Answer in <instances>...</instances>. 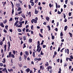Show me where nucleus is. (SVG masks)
<instances>
[{
	"mask_svg": "<svg viewBox=\"0 0 73 73\" xmlns=\"http://www.w3.org/2000/svg\"><path fill=\"white\" fill-rule=\"evenodd\" d=\"M10 2L12 5L11 6L12 7V8H13L12 10V15H13V13H14V8H13L14 7V5H13V3L12 1H11Z\"/></svg>",
	"mask_w": 73,
	"mask_h": 73,
	"instance_id": "nucleus-1",
	"label": "nucleus"
},
{
	"mask_svg": "<svg viewBox=\"0 0 73 73\" xmlns=\"http://www.w3.org/2000/svg\"><path fill=\"white\" fill-rule=\"evenodd\" d=\"M19 17H18L17 18L16 17H15V20H16L17 19V21L14 24L15 26H16V25L17 24V23H19Z\"/></svg>",
	"mask_w": 73,
	"mask_h": 73,
	"instance_id": "nucleus-2",
	"label": "nucleus"
},
{
	"mask_svg": "<svg viewBox=\"0 0 73 73\" xmlns=\"http://www.w3.org/2000/svg\"><path fill=\"white\" fill-rule=\"evenodd\" d=\"M32 21L34 23H35V24H36V23H37V20H36L35 19H33Z\"/></svg>",
	"mask_w": 73,
	"mask_h": 73,
	"instance_id": "nucleus-3",
	"label": "nucleus"
},
{
	"mask_svg": "<svg viewBox=\"0 0 73 73\" xmlns=\"http://www.w3.org/2000/svg\"><path fill=\"white\" fill-rule=\"evenodd\" d=\"M0 26H1V27L3 28L4 27V25H3V23H0Z\"/></svg>",
	"mask_w": 73,
	"mask_h": 73,
	"instance_id": "nucleus-4",
	"label": "nucleus"
},
{
	"mask_svg": "<svg viewBox=\"0 0 73 73\" xmlns=\"http://www.w3.org/2000/svg\"><path fill=\"white\" fill-rule=\"evenodd\" d=\"M8 70L9 72H13V71L12 68H11L10 70L9 69H8Z\"/></svg>",
	"mask_w": 73,
	"mask_h": 73,
	"instance_id": "nucleus-5",
	"label": "nucleus"
},
{
	"mask_svg": "<svg viewBox=\"0 0 73 73\" xmlns=\"http://www.w3.org/2000/svg\"><path fill=\"white\" fill-rule=\"evenodd\" d=\"M25 55L26 56H28V54H29V52L28 51H26L25 52Z\"/></svg>",
	"mask_w": 73,
	"mask_h": 73,
	"instance_id": "nucleus-6",
	"label": "nucleus"
},
{
	"mask_svg": "<svg viewBox=\"0 0 73 73\" xmlns=\"http://www.w3.org/2000/svg\"><path fill=\"white\" fill-rule=\"evenodd\" d=\"M29 71H30V69H29V68H28L26 70V71L27 72V73H29Z\"/></svg>",
	"mask_w": 73,
	"mask_h": 73,
	"instance_id": "nucleus-7",
	"label": "nucleus"
},
{
	"mask_svg": "<svg viewBox=\"0 0 73 73\" xmlns=\"http://www.w3.org/2000/svg\"><path fill=\"white\" fill-rule=\"evenodd\" d=\"M29 41L30 43H31L32 42V39L30 38L29 39Z\"/></svg>",
	"mask_w": 73,
	"mask_h": 73,
	"instance_id": "nucleus-8",
	"label": "nucleus"
},
{
	"mask_svg": "<svg viewBox=\"0 0 73 73\" xmlns=\"http://www.w3.org/2000/svg\"><path fill=\"white\" fill-rule=\"evenodd\" d=\"M21 16L23 18H24V19H25V16L24 14H22Z\"/></svg>",
	"mask_w": 73,
	"mask_h": 73,
	"instance_id": "nucleus-9",
	"label": "nucleus"
},
{
	"mask_svg": "<svg viewBox=\"0 0 73 73\" xmlns=\"http://www.w3.org/2000/svg\"><path fill=\"white\" fill-rule=\"evenodd\" d=\"M27 56H28L26 55L25 54H24V58L25 59H27Z\"/></svg>",
	"mask_w": 73,
	"mask_h": 73,
	"instance_id": "nucleus-10",
	"label": "nucleus"
},
{
	"mask_svg": "<svg viewBox=\"0 0 73 73\" xmlns=\"http://www.w3.org/2000/svg\"><path fill=\"white\" fill-rule=\"evenodd\" d=\"M67 29H68V26H66L64 27V31H66L67 30Z\"/></svg>",
	"mask_w": 73,
	"mask_h": 73,
	"instance_id": "nucleus-11",
	"label": "nucleus"
},
{
	"mask_svg": "<svg viewBox=\"0 0 73 73\" xmlns=\"http://www.w3.org/2000/svg\"><path fill=\"white\" fill-rule=\"evenodd\" d=\"M20 5V3H17L16 5V6L17 7H19V6Z\"/></svg>",
	"mask_w": 73,
	"mask_h": 73,
	"instance_id": "nucleus-12",
	"label": "nucleus"
},
{
	"mask_svg": "<svg viewBox=\"0 0 73 73\" xmlns=\"http://www.w3.org/2000/svg\"><path fill=\"white\" fill-rule=\"evenodd\" d=\"M48 69H52V67L51 66H48L47 67Z\"/></svg>",
	"mask_w": 73,
	"mask_h": 73,
	"instance_id": "nucleus-13",
	"label": "nucleus"
},
{
	"mask_svg": "<svg viewBox=\"0 0 73 73\" xmlns=\"http://www.w3.org/2000/svg\"><path fill=\"white\" fill-rule=\"evenodd\" d=\"M47 27L48 29V31H50V26H49V25L47 26Z\"/></svg>",
	"mask_w": 73,
	"mask_h": 73,
	"instance_id": "nucleus-14",
	"label": "nucleus"
},
{
	"mask_svg": "<svg viewBox=\"0 0 73 73\" xmlns=\"http://www.w3.org/2000/svg\"><path fill=\"white\" fill-rule=\"evenodd\" d=\"M17 31L19 32H21L22 31L20 29H18Z\"/></svg>",
	"mask_w": 73,
	"mask_h": 73,
	"instance_id": "nucleus-15",
	"label": "nucleus"
},
{
	"mask_svg": "<svg viewBox=\"0 0 73 73\" xmlns=\"http://www.w3.org/2000/svg\"><path fill=\"white\" fill-rule=\"evenodd\" d=\"M46 19L47 21H49V20L50 19V18H49V17H46Z\"/></svg>",
	"mask_w": 73,
	"mask_h": 73,
	"instance_id": "nucleus-16",
	"label": "nucleus"
},
{
	"mask_svg": "<svg viewBox=\"0 0 73 73\" xmlns=\"http://www.w3.org/2000/svg\"><path fill=\"white\" fill-rule=\"evenodd\" d=\"M21 8L20 7H19L18 9H17L18 11H21Z\"/></svg>",
	"mask_w": 73,
	"mask_h": 73,
	"instance_id": "nucleus-17",
	"label": "nucleus"
},
{
	"mask_svg": "<svg viewBox=\"0 0 73 73\" xmlns=\"http://www.w3.org/2000/svg\"><path fill=\"white\" fill-rule=\"evenodd\" d=\"M9 57H11L12 55H11V52H9Z\"/></svg>",
	"mask_w": 73,
	"mask_h": 73,
	"instance_id": "nucleus-18",
	"label": "nucleus"
},
{
	"mask_svg": "<svg viewBox=\"0 0 73 73\" xmlns=\"http://www.w3.org/2000/svg\"><path fill=\"white\" fill-rule=\"evenodd\" d=\"M69 34L70 35V37H72V35H72V33L69 32Z\"/></svg>",
	"mask_w": 73,
	"mask_h": 73,
	"instance_id": "nucleus-19",
	"label": "nucleus"
},
{
	"mask_svg": "<svg viewBox=\"0 0 73 73\" xmlns=\"http://www.w3.org/2000/svg\"><path fill=\"white\" fill-rule=\"evenodd\" d=\"M39 36H40V37H42V38H43V36H42V35H41V34L39 33Z\"/></svg>",
	"mask_w": 73,
	"mask_h": 73,
	"instance_id": "nucleus-20",
	"label": "nucleus"
},
{
	"mask_svg": "<svg viewBox=\"0 0 73 73\" xmlns=\"http://www.w3.org/2000/svg\"><path fill=\"white\" fill-rule=\"evenodd\" d=\"M25 37H26V36H24L23 37V38H24V41L26 40V38H25Z\"/></svg>",
	"mask_w": 73,
	"mask_h": 73,
	"instance_id": "nucleus-21",
	"label": "nucleus"
},
{
	"mask_svg": "<svg viewBox=\"0 0 73 73\" xmlns=\"http://www.w3.org/2000/svg\"><path fill=\"white\" fill-rule=\"evenodd\" d=\"M4 22H3V23H4V24H6V23H7V19H5V21H4Z\"/></svg>",
	"mask_w": 73,
	"mask_h": 73,
	"instance_id": "nucleus-22",
	"label": "nucleus"
},
{
	"mask_svg": "<svg viewBox=\"0 0 73 73\" xmlns=\"http://www.w3.org/2000/svg\"><path fill=\"white\" fill-rule=\"evenodd\" d=\"M13 53L14 54V55H15L16 54V52H15V50H13L12 51Z\"/></svg>",
	"mask_w": 73,
	"mask_h": 73,
	"instance_id": "nucleus-23",
	"label": "nucleus"
},
{
	"mask_svg": "<svg viewBox=\"0 0 73 73\" xmlns=\"http://www.w3.org/2000/svg\"><path fill=\"white\" fill-rule=\"evenodd\" d=\"M7 44H8V46H11V44H10V42H9V41H8Z\"/></svg>",
	"mask_w": 73,
	"mask_h": 73,
	"instance_id": "nucleus-24",
	"label": "nucleus"
},
{
	"mask_svg": "<svg viewBox=\"0 0 73 73\" xmlns=\"http://www.w3.org/2000/svg\"><path fill=\"white\" fill-rule=\"evenodd\" d=\"M33 57H35V52H33Z\"/></svg>",
	"mask_w": 73,
	"mask_h": 73,
	"instance_id": "nucleus-25",
	"label": "nucleus"
},
{
	"mask_svg": "<svg viewBox=\"0 0 73 73\" xmlns=\"http://www.w3.org/2000/svg\"><path fill=\"white\" fill-rule=\"evenodd\" d=\"M3 61H2L3 62V63H5V58H4L3 59Z\"/></svg>",
	"mask_w": 73,
	"mask_h": 73,
	"instance_id": "nucleus-26",
	"label": "nucleus"
},
{
	"mask_svg": "<svg viewBox=\"0 0 73 73\" xmlns=\"http://www.w3.org/2000/svg\"><path fill=\"white\" fill-rule=\"evenodd\" d=\"M19 20L20 21H23V18L22 17H20L19 18Z\"/></svg>",
	"mask_w": 73,
	"mask_h": 73,
	"instance_id": "nucleus-27",
	"label": "nucleus"
},
{
	"mask_svg": "<svg viewBox=\"0 0 73 73\" xmlns=\"http://www.w3.org/2000/svg\"><path fill=\"white\" fill-rule=\"evenodd\" d=\"M21 60H22L21 56H19V61H21Z\"/></svg>",
	"mask_w": 73,
	"mask_h": 73,
	"instance_id": "nucleus-28",
	"label": "nucleus"
},
{
	"mask_svg": "<svg viewBox=\"0 0 73 73\" xmlns=\"http://www.w3.org/2000/svg\"><path fill=\"white\" fill-rule=\"evenodd\" d=\"M6 68H3L2 70V71L3 72H5V70H6Z\"/></svg>",
	"mask_w": 73,
	"mask_h": 73,
	"instance_id": "nucleus-29",
	"label": "nucleus"
},
{
	"mask_svg": "<svg viewBox=\"0 0 73 73\" xmlns=\"http://www.w3.org/2000/svg\"><path fill=\"white\" fill-rule=\"evenodd\" d=\"M34 4H35V3H34V2H33V1H32V2L31 3V5H32V6H33Z\"/></svg>",
	"mask_w": 73,
	"mask_h": 73,
	"instance_id": "nucleus-30",
	"label": "nucleus"
},
{
	"mask_svg": "<svg viewBox=\"0 0 73 73\" xmlns=\"http://www.w3.org/2000/svg\"><path fill=\"white\" fill-rule=\"evenodd\" d=\"M55 4L56 5V8H58V4L57 3H56Z\"/></svg>",
	"mask_w": 73,
	"mask_h": 73,
	"instance_id": "nucleus-31",
	"label": "nucleus"
},
{
	"mask_svg": "<svg viewBox=\"0 0 73 73\" xmlns=\"http://www.w3.org/2000/svg\"><path fill=\"white\" fill-rule=\"evenodd\" d=\"M12 38V37H11V36H9V39L10 40V41H12V39H11Z\"/></svg>",
	"mask_w": 73,
	"mask_h": 73,
	"instance_id": "nucleus-32",
	"label": "nucleus"
},
{
	"mask_svg": "<svg viewBox=\"0 0 73 73\" xmlns=\"http://www.w3.org/2000/svg\"><path fill=\"white\" fill-rule=\"evenodd\" d=\"M38 11H37V10L35 11V14H37V13H38Z\"/></svg>",
	"mask_w": 73,
	"mask_h": 73,
	"instance_id": "nucleus-33",
	"label": "nucleus"
},
{
	"mask_svg": "<svg viewBox=\"0 0 73 73\" xmlns=\"http://www.w3.org/2000/svg\"><path fill=\"white\" fill-rule=\"evenodd\" d=\"M29 9H31L32 8V7L31 6V5H28Z\"/></svg>",
	"mask_w": 73,
	"mask_h": 73,
	"instance_id": "nucleus-34",
	"label": "nucleus"
},
{
	"mask_svg": "<svg viewBox=\"0 0 73 73\" xmlns=\"http://www.w3.org/2000/svg\"><path fill=\"white\" fill-rule=\"evenodd\" d=\"M70 58H71L72 60H73V55H71V56H70Z\"/></svg>",
	"mask_w": 73,
	"mask_h": 73,
	"instance_id": "nucleus-35",
	"label": "nucleus"
},
{
	"mask_svg": "<svg viewBox=\"0 0 73 73\" xmlns=\"http://www.w3.org/2000/svg\"><path fill=\"white\" fill-rule=\"evenodd\" d=\"M3 32L5 33H7V30L5 29L3 30Z\"/></svg>",
	"mask_w": 73,
	"mask_h": 73,
	"instance_id": "nucleus-36",
	"label": "nucleus"
},
{
	"mask_svg": "<svg viewBox=\"0 0 73 73\" xmlns=\"http://www.w3.org/2000/svg\"><path fill=\"white\" fill-rule=\"evenodd\" d=\"M46 45H43L42 48H46Z\"/></svg>",
	"mask_w": 73,
	"mask_h": 73,
	"instance_id": "nucleus-37",
	"label": "nucleus"
},
{
	"mask_svg": "<svg viewBox=\"0 0 73 73\" xmlns=\"http://www.w3.org/2000/svg\"><path fill=\"white\" fill-rule=\"evenodd\" d=\"M40 54L41 55H44V53L42 52V51H41V52H40Z\"/></svg>",
	"mask_w": 73,
	"mask_h": 73,
	"instance_id": "nucleus-38",
	"label": "nucleus"
},
{
	"mask_svg": "<svg viewBox=\"0 0 73 73\" xmlns=\"http://www.w3.org/2000/svg\"><path fill=\"white\" fill-rule=\"evenodd\" d=\"M26 45H25V44L24 43L23 44V48H26Z\"/></svg>",
	"mask_w": 73,
	"mask_h": 73,
	"instance_id": "nucleus-39",
	"label": "nucleus"
},
{
	"mask_svg": "<svg viewBox=\"0 0 73 73\" xmlns=\"http://www.w3.org/2000/svg\"><path fill=\"white\" fill-rule=\"evenodd\" d=\"M60 36L61 37V36H63V34H62V32H61L60 33Z\"/></svg>",
	"mask_w": 73,
	"mask_h": 73,
	"instance_id": "nucleus-40",
	"label": "nucleus"
},
{
	"mask_svg": "<svg viewBox=\"0 0 73 73\" xmlns=\"http://www.w3.org/2000/svg\"><path fill=\"white\" fill-rule=\"evenodd\" d=\"M11 57H12V58H15V55H14V54H11Z\"/></svg>",
	"mask_w": 73,
	"mask_h": 73,
	"instance_id": "nucleus-41",
	"label": "nucleus"
},
{
	"mask_svg": "<svg viewBox=\"0 0 73 73\" xmlns=\"http://www.w3.org/2000/svg\"><path fill=\"white\" fill-rule=\"evenodd\" d=\"M49 6L50 8H52V4H51V3L49 4Z\"/></svg>",
	"mask_w": 73,
	"mask_h": 73,
	"instance_id": "nucleus-42",
	"label": "nucleus"
},
{
	"mask_svg": "<svg viewBox=\"0 0 73 73\" xmlns=\"http://www.w3.org/2000/svg\"><path fill=\"white\" fill-rule=\"evenodd\" d=\"M31 12H30L29 13H28V15L29 16H31Z\"/></svg>",
	"mask_w": 73,
	"mask_h": 73,
	"instance_id": "nucleus-43",
	"label": "nucleus"
},
{
	"mask_svg": "<svg viewBox=\"0 0 73 73\" xmlns=\"http://www.w3.org/2000/svg\"><path fill=\"white\" fill-rule=\"evenodd\" d=\"M61 14V12H60L59 11H58L57 14Z\"/></svg>",
	"mask_w": 73,
	"mask_h": 73,
	"instance_id": "nucleus-44",
	"label": "nucleus"
},
{
	"mask_svg": "<svg viewBox=\"0 0 73 73\" xmlns=\"http://www.w3.org/2000/svg\"><path fill=\"white\" fill-rule=\"evenodd\" d=\"M8 26L6 25L5 26V28L6 29L8 30Z\"/></svg>",
	"mask_w": 73,
	"mask_h": 73,
	"instance_id": "nucleus-45",
	"label": "nucleus"
},
{
	"mask_svg": "<svg viewBox=\"0 0 73 73\" xmlns=\"http://www.w3.org/2000/svg\"><path fill=\"white\" fill-rule=\"evenodd\" d=\"M10 46H8V47L7 48L8 51H9V50L10 49Z\"/></svg>",
	"mask_w": 73,
	"mask_h": 73,
	"instance_id": "nucleus-46",
	"label": "nucleus"
},
{
	"mask_svg": "<svg viewBox=\"0 0 73 73\" xmlns=\"http://www.w3.org/2000/svg\"><path fill=\"white\" fill-rule=\"evenodd\" d=\"M52 40H54V36H52Z\"/></svg>",
	"mask_w": 73,
	"mask_h": 73,
	"instance_id": "nucleus-47",
	"label": "nucleus"
},
{
	"mask_svg": "<svg viewBox=\"0 0 73 73\" xmlns=\"http://www.w3.org/2000/svg\"><path fill=\"white\" fill-rule=\"evenodd\" d=\"M43 30V29H40V32L42 34L43 33V32H42V31Z\"/></svg>",
	"mask_w": 73,
	"mask_h": 73,
	"instance_id": "nucleus-48",
	"label": "nucleus"
},
{
	"mask_svg": "<svg viewBox=\"0 0 73 73\" xmlns=\"http://www.w3.org/2000/svg\"><path fill=\"white\" fill-rule=\"evenodd\" d=\"M63 15L64 19H65V17H66V15H65V14L64 13H63Z\"/></svg>",
	"mask_w": 73,
	"mask_h": 73,
	"instance_id": "nucleus-49",
	"label": "nucleus"
},
{
	"mask_svg": "<svg viewBox=\"0 0 73 73\" xmlns=\"http://www.w3.org/2000/svg\"><path fill=\"white\" fill-rule=\"evenodd\" d=\"M54 30L55 31H56V32H57V31H58V29H57V28H55Z\"/></svg>",
	"mask_w": 73,
	"mask_h": 73,
	"instance_id": "nucleus-50",
	"label": "nucleus"
},
{
	"mask_svg": "<svg viewBox=\"0 0 73 73\" xmlns=\"http://www.w3.org/2000/svg\"><path fill=\"white\" fill-rule=\"evenodd\" d=\"M19 24L20 25H22L23 24H22V23H21V22L19 21Z\"/></svg>",
	"mask_w": 73,
	"mask_h": 73,
	"instance_id": "nucleus-51",
	"label": "nucleus"
},
{
	"mask_svg": "<svg viewBox=\"0 0 73 73\" xmlns=\"http://www.w3.org/2000/svg\"><path fill=\"white\" fill-rule=\"evenodd\" d=\"M68 0H66L65 1V3L66 4H67V3H68Z\"/></svg>",
	"mask_w": 73,
	"mask_h": 73,
	"instance_id": "nucleus-52",
	"label": "nucleus"
},
{
	"mask_svg": "<svg viewBox=\"0 0 73 73\" xmlns=\"http://www.w3.org/2000/svg\"><path fill=\"white\" fill-rule=\"evenodd\" d=\"M13 20V19L12 18H11L10 20H9V21H11Z\"/></svg>",
	"mask_w": 73,
	"mask_h": 73,
	"instance_id": "nucleus-53",
	"label": "nucleus"
},
{
	"mask_svg": "<svg viewBox=\"0 0 73 73\" xmlns=\"http://www.w3.org/2000/svg\"><path fill=\"white\" fill-rule=\"evenodd\" d=\"M68 58L70 61H72V58Z\"/></svg>",
	"mask_w": 73,
	"mask_h": 73,
	"instance_id": "nucleus-54",
	"label": "nucleus"
},
{
	"mask_svg": "<svg viewBox=\"0 0 73 73\" xmlns=\"http://www.w3.org/2000/svg\"><path fill=\"white\" fill-rule=\"evenodd\" d=\"M0 45H3V42H2V41L0 42Z\"/></svg>",
	"mask_w": 73,
	"mask_h": 73,
	"instance_id": "nucleus-55",
	"label": "nucleus"
},
{
	"mask_svg": "<svg viewBox=\"0 0 73 73\" xmlns=\"http://www.w3.org/2000/svg\"><path fill=\"white\" fill-rule=\"evenodd\" d=\"M52 72H53V70H50L49 71V72L50 73H52Z\"/></svg>",
	"mask_w": 73,
	"mask_h": 73,
	"instance_id": "nucleus-56",
	"label": "nucleus"
},
{
	"mask_svg": "<svg viewBox=\"0 0 73 73\" xmlns=\"http://www.w3.org/2000/svg\"><path fill=\"white\" fill-rule=\"evenodd\" d=\"M72 14V13H68V15L69 16H71V15Z\"/></svg>",
	"mask_w": 73,
	"mask_h": 73,
	"instance_id": "nucleus-57",
	"label": "nucleus"
},
{
	"mask_svg": "<svg viewBox=\"0 0 73 73\" xmlns=\"http://www.w3.org/2000/svg\"><path fill=\"white\" fill-rule=\"evenodd\" d=\"M70 4H71V5H73V1H71V2H70Z\"/></svg>",
	"mask_w": 73,
	"mask_h": 73,
	"instance_id": "nucleus-58",
	"label": "nucleus"
},
{
	"mask_svg": "<svg viewBox=\"0 0 73 73\" xmlns=\"http://www.w3.org/2000/svg\"><path fill=\"white\" fill-rule=\"evenodd\" d=\"M60 49H61V48L60 47H58V52H59L60 50Z\"/></svg>",
	"mask_w": 73,
	"mask_h": 73,
	"instance_id": "nucleus-59",
	"label": "nucleus"
},
{
	"mask_svg": "<svg viewBox=\"0 0 73 73\" xmlns=\"http://www.w3.org/2000/svg\"><path fill=\"white\" fill-rule=\"evenodd\" d=\"M26 29L25 28H24L22 30L23 32H25V31Z\"/></svg>",
	"mask_w": 73,
	"mask_h": 73,
	"instance_id": "nucleus-60",
	"label": "nucleus"
},
{
	"mask_svg": "<svg viewBox=\"0 0 73 73\" xmlns=\"http://www.w3.org/2000/svg\"><path fill=\"white\" fill-rule=\"evenodd\" d=\"M17 27H18V28L22 27V25H19Z\"/></svg>",
	"mask_w": 73,
	"mask_h": 73,
	"instance_id": "nucleus-61",
	"label": "nucleus"
},
{
	"mask_svg": "<svg viewBox=\"0 0 73 73\" xmlns=\"http://www.w3.org/2000/svg\"><path fill=\"white\" fill-rule=\"evenodd\" d=\"M33 25H32L31 27V29H33Z\"/></svg>",
	"mask_w": 73,
	"mask_h": 73,
	"instance_id": "nucleus-62",
	"label": "nucleus"
},
{
	"mask_svg": "<svg viewBox=\"0 0 73 73\" xmlns=\"http://www.w3.org/2000/svg\"><path fill=\"white\" fill-rule=\"evenodd\" d=\"M9 31L11 32H13V30H12V29H9Z\"/></svg>",
	"mask_w": 73,
	"mask_h": 73,
	"instance_id": "nucleus-63",
	"label": "nucleus"
},
{
	"mask_svg": "<svg viewBox=\"0 0 73 73\" xmlns=\"http://www.w3.org/2000/svg\"><path fill=\"white\" fill-rule=\"evenodd\" d=\"M28 31H29V29H26V32H28Z\"/></svg>",
	"mask_w": 73,
	"mask_h": 73,
	"instance_id": "nucleus-64",
	"label": "nucleus"
}]
</instances>
